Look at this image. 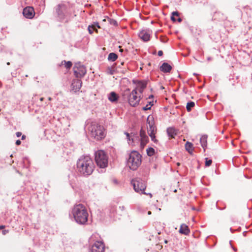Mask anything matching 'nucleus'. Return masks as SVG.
I'll return each mask as SVG.
<instances>
[{"instance_id": "1", "label": "nucleus", "mask_w": 252, "mask_h": 252, "mask_svg": "<svg viewBox=\"0 0 252 252\" xmlns=\"http://www.w3.org/2000/svg\"><path fill=\"white\" fill-rule=\"evenodd\" d=\"M94 168L92 159L88 156H83L80 158V173L84 176L91 175Z\"/></svg>"}, {"instance_id": "2", "label": "nucleus", "mask_w": 252, "mask_h": 252, "mask_svg": "<svg viewBox=\"0 0 252 252\" xmlns=\"http://www.w3.org/2000/svg\"><path fill=\"white\" fill-rule=\"evenodd\" d=\"M88 130L91 136L97 141L104 139L106 136L103 126L95 122L91 123L89 125Z\"/></svg>"}, {"instance_id": "3", "label": "nucleus", "mask_w": 252, "mask_h": 252, "mask_svg": "<svg viewBox=\"0 0 252 252\" xmlns=\"http://www.w3.org/2000/svg\"><path fill=\"white\" fill-rule=\"evenodd\" d=\"M141 163V156L136 151H132L129 155L127 160V164L129 167L135 170L140 165Z\"/></svg>"}, {"instance_id": "4", "label": "nucleus", "mask_w": 252, "mask_h": 252, "mask_svg": "<svg viewBox=\"0 0 252 252\" xmlns=\"http://www.w3.org/2000/svg\"><path fill=\"white\" fill-rule=\"evenodd\" d=\"M95 160L97 165L100 168H105L108 165V156L103 150L95 152Z\"/></svg>"}, {"instance_id": "5", "label": "nucleus", "mask_w": 252, "mask_h": 252, "mask_svg": "<svg viewBox=\"0 0 252 252\" xmlns=\"http://www.w3.org/2000/svg\"><path fill=\"white\" fill-rule=\"evenodd\" d=\"M131 183L133 186L134 189L136 192L148 195L150 198L152 197L153 196L151 193H147L144 192L146 188V184L144 181L140 179H133L131 181Z\"/></svg>"}, {"instance_id": "6", "label": "nucleus", "mask_w": 252, "mask_h": 252, "mask_svg": "<svg viewBox=\"0 0 252 252\" xmlns=\"http://www.w3.org/2000/svg\"><path fill=\"white\" fill-rule=\"evenodd\" d=\"M147 124L149 126L147 127V131L149 135L150 136L151 140L155 143H157L158 140L156 138L155 134L157 132V128L154 126V122L152 117L150 119V116L147 118Z\"/></svg>"}, {"instance_id": "7", "label": "nucleus", "mask_w": 252, "mask_h": 252, "mask_svg": "<svg viewBox=\"0 0 252 252\" xmlns=\"http://www.w3.org/2000/svg\"><path fill=\"white\" fill-rule=\"evenodd\" d=\"M140 99V96L137 95L136 90H133L129 95L128 103L131 106L135 107L138 105Z\"/></svg>"}, {"instance_id": "8", "label": "nucleus", "mask_w": 252, "mask_h": 252, "mask_svg": "<svg viewBox=\"0 0 252 252\" xmlns=\"http://www.w3.org/2000/svg\"><path fill=\"white\" fill-rule=\"evenodd\" d=\"M105 245L101 241H96L91 247V252H104Z\"/></svg>"}, {"instance_id": "9", "label": "nucleus", "mask_w": 252, "mask_h": 252, "mask_svg": "<svg viewBox=\"0 0 252 252\" xmlns=\"http://www.w3.org/2000/svg\"><path fill=\"white\" fill-rule=\"evenodd\" d=\"M88 216L87 210L80 204V224H85L88 220Z\"/></svg>"}, {"instance_id": "10", "label": "nucleus", "mask_w": 252, "mask_h": 252, "mask_svg": "<svg viewBox=\"0 0 252 252\" xmlns=\"http://www.w3.org/2000/svg\"><path fill=\"white\" fill-rule=\"evenodd\" d=\"M151 32L149 30H142L139 33V37L143 41L146 42L150 40Z\"/></svg>"}, {"instance_id": "11", "label": "nucleus", "mask_w": 252, "mask_h": 252, "mask_svg": "<svg viewBox=\"0 0 252 252\" xmlns=\"http://www.w3.org/2000/svg\"><path fill=\"white\" fill-rule=\"evenodd\" d=\"M23 14L27 18H32L34 15L33 8L31 6L26 7L23 9Z\"/></svg>"}, {"instance_id": "12", "label": "nucleus", "mask_w": 252, "mask_h": 252, "mask_svg": "<svg viewBox=\"0 0 252 252\" xmlns=\"http://www.w3.org/2000/svg\"><path fill=\"white\" fill-rule=\"evenodd\" d=\"M140 136L141 137V146L142 148L146 145L149 141L148 137L146 135L144 130L141 129L140 131Z\"/></svg>"}, {"instance_id": "13", "label": "nucleus", "mask_w": 252, "mask_h": 252, "mask_svg": "<svg viewBox=\"0 0 252 252\" xmlns=\"http://www.w3.org/2000/svg\"><path fill=\"white\" fill-rule=\"evenodd\" d=\"M147 82L145 81H139L138 82L136 87L134 90H136L137 93L139 92L140 93H142L144 89L146 87Z\"/></svg>"}, {"instance_id": "14", "label": "nucleus", "mask_w": 252, "mask_h": 252, "mask_svg": "<svg viewBox=\"0 0 252 252\" xmlns=\"http://www.w3.org/2000/svg\"><path fill=\"white\" fill-rule=\"evenodd\" d=\"M78 84L79 80L78 79H74L72 81L71 85V92L75 93L79 91Z\"/></svg>"}, {"instance_id": "15", "label": "nucleus", "mask_w": 252, "mask_h": 252, "mask_svg": "<svg viewBox=\"0 0 252 252\" xmlns=\"http://www.w3.org/2000/svg\"><path fill=\"white\" fill-rule=\"evenodd\" d=\"M79 205H75L74 207L72 209V215L75 220V221L78 223L79 222Z\"/></svg>"}, {"instance_id": "16", "label": "nucleus", "mask_w": 252, "mask_h": 252, "mask_svg": "<svg viewBox=\"0 0 252 252\" xmlns=\"http://www.w3.org/2000/svg\"><path fill=\"white\" fill-rule=\"evenodd\" d=\"M179 231L180 233L185 235L189 234L190 232L189 227L185 224H182L181 225Z\"/></svg>"}, {"instance_id": "17", "label": "nucleus", "mask_w": 252, "mask_h": 252, "mask_svg": "<svg viewBox=\"0 0 252 252\" xmlns=\"http://www.w3.org/2000/svg\"><path fill=\"white\" fill-rule=\"evenodd\" d=\"M160 69L162 72L167 73L171 71L172 66L168 63H164L160 66Z\"/></svg>"}, {"instance_id": "18", "label": "nucleus", "mask_w": 252, "mask_h": 252, "mask_svg": "<svg viewBox=\"0 0 252 252\" xmlns=\"http://www.w3.org/2000/svg\"><path fill=\"white\" fill-rule=\"evenodd\" d=\"M200 142L201 146L204 149V151H205V149L207 148V135L202 136L200 139Z\"/></svg>"}, {"instance_id": "19", "label": "nucleus", "mask_w": 252, "mask_h": 252, "mask_svg": "<svg viewBox=\"0 0 252 252\" xmlns=\"http://www.w3.org/2000/svg\"><path fill=\"white\" fill-rule=\"evenodd\" d=\"M168 135L170 138H174L177 135L176 130L173 127H169L167 129Z\"/></svg>"}, {"instance_id": "20", "label": "nucleus", "mask_w": 252, "mask_h": 252, "mask_svg": "<svg viewBox=\"0 0 252 252\" xmlns=\"http://www.w3.org/2000/svg\"><path fill=\"white\" fill-rule=\"evenodd\" d=\"M186 150L190 154H192L194 150L193 144L189 142H187L185 145Z\"/></svg>"}, {"instance_id": "21", "label": "nucleus", "mask_w": 252, "mask_h": 252, "mask_svg": "<svg viewBox=\"0 0 252 252\" xmlns=\"http://www.w3.org/2000/svg\"><path fill=\"white\" fill-rule=\"evenodd\" d=\"M95 28H100V27L98 23H94V24L89 26L88 29L89 33L92 34L94 32V29H95Z\"/></svg>"}, {"instance_id": "22", "label": "nucleus", "mask_w": 252, "mask_h": 252, "mask_svg": "<svg viewBox=\"0 0 252 252\" xmlns=\"http://www.w3.org/2000/svg\"><path fill=\"white\" fill-rule=\"evenodd\" d=\"M108 99L111 102H116L118 99V96L115 92H112L110 93V94H109L108 96Z\"/></svg>"}, {"instance_id": "23", "label": "nucleus", "mask_w": 252, "mask_h": 252, "mask_svg": "<svg viewBox=\"0 0 252 252\" xmlns=\"http://www.w3.org/2000/svg\"><path fill=\"white\" fill-rule=\"evenodd\" d=\"M109 211L110 216L111 217H114L116 213V206L114 205H112L110 206Z\"/></svg>"}, {"instance_id": "24", "label": "nucleus", "mask_w": 252, "mask_h": 252, "mask_svg": "<svg viewBox=\"0 0 252 252\" xmlns=\"http://www.w3.org/2000/svg\"><path fill=\"white\" fill-rule=\"evenodd\" d=\"M118 58V56L114 53H111L109 54L108 59L109 61L114 62L116 61Z\"/></svg>"}, {"instance_id": "25", "label": "nucleus", "mask_w": 252, "mask_h": 252, "mask_svg": "<svg viewBox=\"0 0 252 252\" xmlns=\"http://www.w3.org/2000/svg\"><path fill=\"white\" fill-rule=\"evenodd\" d=\"M61 65H64L66 69H70L72 66V63L70 61L66 62L63 61L61 63Z\"/></svg>"}, {"instance_id": "26", "label": "nucleus", "mask_w": 252, "mask_h": 252, "mask_svg": "<svg viewBox=\"0 0 252 252\" xmlns=\"http://www.w3.org/2000/svg\"><path fill=\"white\" fill-rule=\"evenodd\" d=\"M195 105V103L194 102L190 101L187 103L186 106L187 110L188 112L190 111L191 108H193Z\"/></svg>"}, {"instance_id": "27", "label": "nucleus", "mask_w": 252, "mask_h": 252, "mask_svg": "<svg viewBox=\"0 0 252 252\" xmlns=\"http://www.w3.org/2000/svg\"><path fill=\"white\" fill-rule=\"evenodd\" d=\"M147 153L149 156H152L155 154V150L153 148H149L147 149Z\"/></svg>"}, {"instance_id": "28", "label": "nucleus", "mask_w": 252, "mask_h": 252, "mask_svg": "<svg viewBox=\"0 0 252 252\" xmlns=\"http://www.w3.org/2000/svg\"><path fill=\"white\" fill-rule=\"evenodd\" d=\"M86 72V69L84 66L80 65V77L84 75Z\"/></svg>"}, {"instance_id": "29", "label": "nucleus", "mask_w": 252, "mask_h": 252, "mask_svg": "<svg viewBox=\"0 0 252 252\" xmlns=\"http://www.w3.org/2000/svg\"><path fill=\"white\" fill-rule=\"evenodd\" d=\"M153 104L151 103V102H149V104H147L145 106L143 107L142 108V110H144V111H146V110H150L151 108V106L153 105Z\"/></svg>"}, {"instance_id": "30", "label": "nucleus", "mask_w": 252, "mask_h": 252, "mask_svg": "<svg viewBox=\"0 0 252 252\" xmlns=\"http://www.w3.org/2000/svg\"><path fill=\"white\" fill-rule=\"evenodd\" d=\"M175 16H179V13L177 11H174V12H172V16L171 17V19L174 22L176 21V20L175 18L174 17Z\"/></svg>"}, {"instance_id": "31", "label": "nucleus", "mask_w": 252, "mask_h": 252, "mask_svg": "<svg viewBox=\"0 0 252 252\" xmlns=\"http://www.w3.org/2000/svg\"><path fill=\"white\" fill-rule=\"evenodd\" d=\"M62 7V6L60 5H59L58 8L57 10V12H58L59 16L61 18V19L63 18V15L60 12V8Z\"/></svg>"}, {"instance_id": "32", "label": "nucleus", "mask_w": 252, "mask_h": 252, "mask_svg": "<svg viewBox=\"0 0 252 252\" xmlns=\"http://www.w3.org/2000/svg\"><path fill=\"white\" fill-rule=\"evenodd\" d=\"M212 163V160L211 159H208V158H205V166H209L211 165Z\"/></svg>"}, {"instance_id": "33", "label": "nucleus", "mask_w": 252, "mask_h": 252, "mask_svg": "<svg viewBox=\"0 0 252 252\" xmlns=\"http://www.w3.org/2000/svg\"><path fill=\"white\" fill-rule=\"evenodd\" d=\"M125 134L126 135V137H127V141H128V143L130 144V135H129V134L127 132H126L125 133Z\"/></svg>"}, {"instance_id": "34", "label": "nucleus", "mask_w": 252, "mask_h": 252, "mask_svg": "<svg viewBox=\"0 0 252 252\" xmlns=\"http://www.w3.org/2000/svg\"><path fill=\"white\" fill-rule=\"evenodd\" d=\"M74 75H75L76 77L78 78V73L77 72V70H76L75 68V67L74 68Z\"/></svg>"}, {"instance_id": "35", "label": "nucleus", "mask_w": 252, "mask_h": 252, "mask_svg": "<svg viewBox=\"0 0 252 252\" xmlns=\"http://www.w3.org/2000/svg\"><path fill=\"white\" fill-rule=\"evenodd\" d=\"M9 232V230H3L2 231V233L3 235H5L7 233H8Z\"/></svg>"}, {"instance_id": "36", "label": "nucleus", "mask_w": 252, "mask_h": 252, "mask_svg": "<svg viewBox=\"0 0 252 252\" xmlns=\"http://www.w3.org/2000/svg\"><path fill=\"white\" fill-rule=\"evenodd\" d=\"M16 135L17 137H19L22 135V133L21 132H17Z\"/></svg>"}, {"instance_id": "37", "label": "nucleus", "mask_w": 252, "mask_h": 252, "mask_svg": "<svg viewBox=\"0 0 252 252\" xmlns=\"http://www.w3.org/2000/svg\"><path fill=\"white\" fill-rule=\"evenodd\" d=\"M21 141H20V140H16V144L17 145H20V144H21Z\"/></svg>"}, {"instance_id": "38", "label": "nucleus", "mask_w": 252, "mask_h": 252, "mask_svg": "<svg viewBox=\"0 0 252 252\" xmlns=\"http://www.w3.org/2000/svg\"><path fill=\"white\" fill-rule=\"evenodd\" d=\"M162 55H163V52H162V51H159L158 52V55L159 56H161Z\"/></svg>"}, {"instance_id": "39", "label": "nucleus", "mask_w": 252, "mask_h": 252, "mask_svg": "<svg viewBox=\"0 0 252 252\" xmlns=\"http://www.w3.org/2000/svg\"><path fill=\"white\" fill-rule=\"evenodd\" d=\"M4 227H5L4 225H0V230L4 228Z\"/></svg>"}, {"instance_id": "40", "label": "nucleus", "mask_w": 252, "mask_h": 252, "mask_svg": "<svg viewBox=\"0 0 252 252\" xmlns=\"http://www.w3.org/2000/svg\"><path fill=\"white\" fill-rule=\"evenodd\" d=\"M26 138V136L25 135H22V140H24Z\"/></svg>"}, {"instance_id": "41", "label": "nucleus", "mask_w": 252, "mask_h": 252, "mask_svg": "<svg viewBox=\"0 0 252 252\" xmlns=\"http://www.w3.org/2000/svg\"><path fill=\"white\" fill-rule=\"evenodd\" d=\"M178 21L179 22H181L182 21V19L180 18H179L178 19Z\"/></svg>"}, {"instance_id": "42", "label": "nucleus", "mask_w": 252, "mask_h": 252, "mask_svg": "<svg viewBox=\"0 0 252 252\" xmlns=\"http://www.w3.org/2000/svg\"><path fill=\"white\" fill-rule=\"evenodd\" d=\"M120 209H121L122 210H123L124 209V206L120 207Z\"/></svg>"}, {"instance_id": "43", "label": "nucleus", "mask_w": 252, "mask_h": 252, "mask_svg": "<svg viewBox=\"0 0 252 252\" xmlns=\"http://www.w3.org/2000/svg\"><path fill=\"white\" fill-rule=\"evenodd\" d=\"M94 31L95 32H96V33L98 32V31H97V30L96 28H95V29H94Z\"/></svg>"}, {"instance_id": "44", "label": "nucleus", "mask_w": 252, "mask_h": 252, "mask_svg": "<svg viewBox=\"0 0 252 252\" xmlns=\"http://www.w3.org/2000/svg\"><path fill=\"white\" fill-rule=\"evenodd\" d=\"M40 101H43L44 100V98L43 97H41L40 98Z\"/></svg>"}, {"instance_id": "45", "label": "nucleus", "mask_w": 252, "mask_h": 252, "mask_svg": "<svg viewBox=\"0 0 252 252\" xmlns=\"http://www.w3.org/2000/svg\"><path fill=\"white\" fill-rule=\"evenodd\" d=\"M152 214L151 212V211H149L148 212V214L149 215H151Z\"/></svg>"}, {"instance_id": "46", "label": "nucleus", "mask_w": 252, "mask_h": 252, "mask_svg": "<svg viewBox=\"0 0 252 252\" xmlns=\"http://www.w3.org/2000/svg\"><path fill=\"white\" fill-rule=\"evenodd\" d=\"M207 59H208V61H210V60H211V57H209V58H208Z\"/></svg>"}, {"instance_id": "47", "label": "nucleus", "mask_w": 252, "mask_h": 252, "mask_svg": "<svg viewBox=\"0 0 252 252\" xmlns=\"http://www.w3.org/2000/svg\"><path fill=\"white\" fill-rule=\"evenodd\" d=\"M177 165L178 166H179V165H180V163L179 162H177Z\"/></svg>"}, {"instance_id": "48", "label": "nucleus", "mask_w": 252, "mask_h": 252, "mask_svg": "<svg viewBox=\"0 0 252 252\" xmlns=\"http://www.w3.org/2000/svg\"><path fill=\"white\" fill-rule=\"evenodd\" d=\"M48 100H52V98H51V97H49L48 98Z\"/></svg>"}, {"instance_id": "49", "label": "nucleus", "mask_w": 252, "mask_h": 252, "mask_svg": "<svg viewBox=\"0 0 252 252\" xmlns=\"http://www.w3.org/2000/svg\"><path fill=\"white\" fill-rule=\"evenodd\" d=\"M164 89V88L163 86L161 87V89Z\"/></svg>"}, {"instance_id": "50", "label": "nucleus", "mask_w": 252, "mask_h": 252, "mask_svg": "<svg viewBox=\"0 0 252 252\" xmlns=\"http://www.w3.org/2000/svg\"><path fill=\"white\" fill-rule=\"evenodd\" d=\"M114 24H116V23H117L116 21H114Z\"/></svg>"}, {"instance_id": "51", "label": "nucleus", "mask_w": 252, "mask_h": 252, "mask_svg": "<svg viewBox=\"0 0 252 252\" xmlns=\"http://www.w3.org/2000/svg\"><path fill=\"white\" fill-rule=\"evenodd\" d=\"M167 243V241L165 240V243Z\"/></svg>"}, {"instance_id": "52", "label": "nucleus", "mask_w": 252, "mask_h": 252, "mask_svg": "<svg viewBox=\"0 0 252 252\" xmlns=\"http://www.w3.org/2000/svg\"><path fill=\"white\" fill-rule=\"evenodd\" d=\"M1 85H1V83H0V87H1Z\"/></svg>"}, {"instance_id": "53", "label": "nucleus", "mask_w": 252, "mask_h": 252, "mask_svg": "<svg viewBox=\"0 0 252 252\" xmlns=\"http://www.w3.org/2000/svg\"><path fill=\"white\" fill-rule=\"evenodd\" d=\"M78 161L77 162V166L78 167Z\"/></svg>"}, {"instance_id": "54", "label": "nucleus", "mask_w": 252, "mask_h": 252, "mask_svg": "<svg viewBox=\"0 0 252 252\" xmlns=\"http://www.w3.org/2000/svg\"><path fill=\"white\" fill-rule=\"evenodd\" d=\"M7 64L8 65H9L10 63H7Z\"/></svg>"}, {"instance_id": "55", "label": "nucleus", "mask_w": 252, "mask_h": 252, "mask_svg": "<svg viewBox=\"0 0 252 252\" xmlns=\"http://www.w3.org/2000/svg\"><path fill=\"white\" fill-rule=\"evenodd\" d=\"M176 191H177L176 189L174 190V192H176Z\"/></svg>"}]
</instances>
